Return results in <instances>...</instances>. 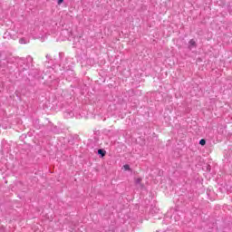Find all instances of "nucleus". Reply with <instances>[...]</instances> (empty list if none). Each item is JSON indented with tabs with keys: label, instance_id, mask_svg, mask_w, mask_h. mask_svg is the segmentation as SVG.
I'll use <instances>...</instances> for the list:
<instances>
[{
	"label": "nucleus",
	"instance_id": "7",
	"mask_svg": "<svg viewBox=\"0 0 232 232\" xmlns=\"http://www.w3.org/2000/svg\"><path fill=\"white\" fill-rule=\"evenodd\" d=\"M140 182H142V179L138 178L135 179V184H140Z\"/></svg>",
	"mask_w": 232,
	"mask_h": 232
},
{
	"label": "nucleus",
	"instance_id": "5",
	"mask_svg": "<svg viewBox=\"0 0 232 232\" xmlns=\"http://www.w3.org/2000/svg\"><path fill=\"white\" fill-rule=\"evenodd\" d=\"M98 155H100L101 157H104L106 155V150H104L102 149H99Z\"/></svg>",
	"mask_w": 232,
	"mask_h": 232
},
{
	"label": "nucleus",
	"instance_id": "2",
	"mask_svg": "<svg viewBox=\"0 0 232 232\" xmlns=\"http://www.w3.org/2000/svg\"><path fill=\"white\" fill-rule=\"evenodd\" d=\"M64 117H66V119H72L73 117H77V115L75 114V111H66L64 112Z\"/></svg>",
	"mask_w": 232,
	"mask_h": 232
},
{
	"label": "nucleus",
	"instance_id": "6",
	"mask_svg": "<svg viewBox=\"0 0 232 232\" xmlns=\"http://www.w3.org/2000/svg\"><path fill=\"white\" fill-rule=\"evenodd\" d=\"M199 144H200L201 146H206V140H204V139L200 140H199Z\"/></svg>",
	"mask_w": 232,
	"mask_h": 232
},
{
	"label": "nucleus",
	"instance_id": "11",
	"mask_svg": "<svg viewBox=\"0 0 232 232\" xmlns=\"http://www.w3.org/2000/svg\"><path fill=\"white\" fill-rule=\"evenodd\" d=\"M176 220H179V217H178V218Z\"/></svg>",
	"mask_w": 232,
	"mask_h": 232
},
{
	"label": "nucleus",
	"instance_id": "1",
	"mask_svg": "<svg viewBox=\"0 0 232 232\" xmlns=\"http://www.w3.org/2000/svg\"><path fill=\"white\" fill-rule=\"evenodd\" d=\"M17 34H19L17 32V29L14 28V30H9V31H6L3 37L4 39H7V40H10V39H13V41H15L16 39L19 38V35H17Z\"/></svg>",
	"mask_w": 232,
	"mask_h": 232
},
{
	"label": "nucleus",
	"instance_id": "10",
	"mask_svg": "<svg viewBox=\"0 0 232 232\" xmlns=\"http://www.w3.org/2000/svg\"><path fill=\"white\" fill-rule=\"evenodd\" d=\"M46 59H50V55L47 54V55H46Z\"/></svg>",
	"mask_w": 232,
	"mask_h": 232
},
{
	"label": "nucleus",
	"instance_id": "9",
	"mask_svg": "<svg viewBox=\"0 0 232 232\" xmlns=\"http://www.w3.org/2000/svg\"><path fill=\"white\" fill-rule=\"evenodd\" d=\"M64 3V0H58V5Z\"/></svg>",
	"mask_w": 232,
	"mask_h": 232
},
{
	"label": "nucleus",
	"instance_id": "8",
	"mask_svg": "<svg viewBox=\"0 0 232 232\" xmlns=\"http://www.w3.org/2000/svg\"><path fill=\"white\" fill-rule=\"evenodd\" d=\"M123 168L126 171H130V165L126 164L123 166Z\"/></svg>",
	"mask_w": 232,
	"mask_h": 232
},
{
	"label": "nucleus",
	"instance_id": "4",
	"mask_svg": "<svg viewBox=\"0 0 232 232\" xmlns=\"http://www.w3.org/2000/svg\"><path fill=\"white\" fill-rule=\"evenodd\" d=\"M28 43H30V38H20L19 39V44H28Z\"/></svg>",
	"mask_w": 232,
	"mask_h": 232
},
{
	"label": "nucleus",
	"instance_id": "3",
	"mask_svg": "<svg viewBox=\"0 0 232 232\" xmlns=\"http://www.w3.org/2000/svg\"><path fill=\"white\" fill-rule=\"evenodd\" d=\"M188 48V50H193V48H197V42L195 41V39L189 40Z\"/></svg>",
	"mask_w": 232,
	"mask_h": 232
}]
</instances>
